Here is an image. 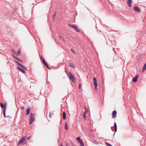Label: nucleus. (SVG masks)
I'll return each mask as SVG.
<instances>
[{
  "mask_svg": "<svg viewBox=\"0 0 146 146\" xmlns=\"http://www.w3.org/2000/svg\"><path fill=\"white\" fill-rule=\"evenodd\" d=\"M34 114L31 113L30 114V116L29 118V123L30 124H32L33 122L35 120Z\"/></svg>",
  "mask_w": 146,
  "mask_h": 146,
  "instance_id": "1",
  "label": "nucleus"
},
{
  "mask_svg": "<svg viewBox=\"0 0 146 146\" xmlns=\"http://www.w3.org/2000/svg\"><path fill=\"white\" fill-rule=\"evenodd\" d=\"M68 74L70 75L69 78L72 80V82L74 83H75L76 82L74 76L71 72H68Z\"/></svg>",
  "mask_w": 146,
  "mask_h": 146,
  "instance_id": "2",
  "label": "nucleus"
},
{
  "mask_svg": "<svg viewBox=\"0 0 146 146\" xmlns=\"http://www.w3.org/2000/svg\"><path fill=\"white\" fill-rule=\"evenodd\" d=\"M93 80L94 84V86L95 88V90H96L97 89V81L95 77L94 78Z\"/></svg>",
  "mask_w": 146,
  "mask_h": 146,
  "instance_id": "3",
  "label": "nucleus"
},
{
  "mask_svg": "<svg viewBox=\"0 0 146 146\" xmlns=\"http://www.w3.org/2000/svg\"><path fill=\"white\" fill-rule=\"evenodd\" d=\"M77 141L80 143V145H83L84 143L82 140L80 139V137H78L76 138Z\"/></svg>",
  "mask_w": 146,
  "mask_h": 146,
  "instance_id": "4",
  "label": "nucleus"
},
{
  "mask_svg": "<svg viewBox=\"0 0 146 146\" xmlns=\"http://www.w3.org/2000/svg\"><path fill=\"white\" fill-rule=\"evenodd\" d=\"M7 103H5L4 104V108L3 110V115L5 117L6 115H5V111L6 110V109L7 108Z\"/></svg>",
  "mask_w": 146,
  "mask_h": 146,
  "instance_id": "5",
  "label": "nucleus"
},
{
  "mask_svg": "<svg viewBox=\"0 0 146 146\" xmlns=\"http://www.w3.org/2000/svg\"><path fill=\"white\" fill-rule=\"evenodd\" d=\"M26 137L25 136L23 137L19 141V144L22 143L25 140Z\"/></svg>",
  "mask_w": 146,
  "mask_h": 146,
  "instance_id": "6",
  "label": "nucleus"
},
{
  "mask_svg": "<svg viewBox=\"0 0 146 146\" xmlns=\"http://www.w3.org/2000/svg\"><path fill=\"white\" fill-rule=\"evenodd\" d=\"M133 9L134 11H135L138 12H140V9L139 8V7H138L137 6H135L134 7Z\"/></svg>",
  "mask_w": 146,
  "mask_h": 146,
  "instance_id": "7",
  "label": "nucleus"
},
{
  "mask_svg": "<svg viewBox=\"0 0 146 146\" xmlns=\"http://www.w3.org/2000/svg\"><path fill=\"white\" fill-rule=\"evenodd\" d=\"M138 78V75H136L135 77L133 78L132 81L134 82H136L137 80V79Z\"/></svg>",
  "mask_w": 146,
  "mask_h": 146,
  "instance_id": "8",
  "label": "nucleus"
},
{
  "mask_svg": "<svg viewBox=\"0 0 146 146\" xmlns=\"http://www.w3.org/2000/svg\"><path fill=\"white\" fill-rule=\"evenodd\" d=\"M117 112L115 110L113 111L112 113V117L113 118L116 117Z\"/></svg>",
  "mask_w": 146,
  "mask_h": 146,
  "instance_id": "9",
  "label": "nucleus"
},
{
  "mask_svg": "<svg viewBox=\"0 0 146 146\" xmlns=\"http://www.w3.org/2000/svg\"><path fill=\"white\" fill-rule=\"evenodd\" d=\"M132 0H127V4L129 7L131 6Z\"/></svg>",
  "mask_w": 146,
  "mask_h": 146,
  "instance_id": "10",
  "label": "nucleus"
},
{
  "mask_svg": "<svg viewBox=\"0 0 146 146\" xmlns=\"http://www.w3.org/2000/svg\"><path fill=\"white\" fill-rule=\"evenodd\" d=\"M63 118L64 119H65L66 118V114L65 111L63 112Z\"/></svg>",
  "mask_w": 146,
  "mask_h": 146,
  "instance_id": "11",
  "label": "nucleus"
},
{
  "mask_svg": "<svg viewBox=\"0 0 146 146\" xmlns=\"http://www.w3.org/2000/svg\"><path fill=\"white\" fill-rule=\"evenodd\" d=\"M19 71H21L23 73H25V71L24 70L19 67Z\"/></svg>",
  "mask_w": 146,
  "mask_h": 146,
  "instance_id": "12",
  "label": "nucleus"
},
{
  "mask_svg": "<svg viewBox=\"0 0 146 146\" xmlns=\"http://www.w3.org/2000/svg\"><path fill=\"white\" fill-rule=\"evenodd\" d=\"M26 114L27 115H28L30 112V108H28L26 109Z\"/></svg>",
  "mask_w": 146,
  "mask_h": 146,
  "instance_id": "13",
  "label": "nucleus"
},
{
  "mask_svg": "<svg viewBox=\"0 0 146 146\" xmlns=\"http://www.w3.org/2000/svg\"><path fill=\"white\" fill-rule=\"evenodd\" d=\"M114 128L115 129V132L117 131V126L115 122L114 124Z\"/></svg>",
  "mask_w": 146,
  "mask_h": 146,
  "instance_id": "14",
  "label": "nucleus"
},
{
  "mask_svg": "<svg viewBox=\"0 0 146 146\" xmlns=\"http://www.w3.org/2000/svg\"><path fill=\"white\" fill-rule=\"evenodd\" d=\"M68 25L70 27L74 28V29L76 26L75 25H70L68 24Z\"/></svg>",
  "mask_w": 146,
  "mask_h": 146,
  "instance_id": "15",
  "label": "nucleus"
},
{
  "mask_svg": "<svg viewBox=\"0 0 146 146\" xmlns=\"http://www.w3.org/2000/svg\"><path fill=\"white\" fill-rule=\"evenodd\" d=\"M146 69V63L144 65V66L143 68L142 71L143 72Z\"/></svg>",
  "mask_w": 146,
  "mask_h": 146,
  "instance_id": "16",
  "label": "nucleus"
},
{
  "mask_svg": "<svg viewBox=\"0 0 146 146\" xmlns=\"http://www.w3.org/2000/svg\"><path fill=\"white\" fill-rule=\"evenodd\" d=\"M69 66L71 67L74 68H75V66H74V64L72 63L70 64Z\"/></svg>",
  "mask_w": 146,
  "mask_h": 146,
  "instance_id": "17",
  "label": "nucleus"
},
{
  "mask_svg": "<svg viewBox=\"0 0 146 146\" xmlns=\"http://www.w3.org/2000/svg\"><path fill=\"white\" fill-rule=\"evenodd\" d=\"M29 80L31 81V82L33 83H34L35 82V80L32 78H30Z\"/></svg>",
  "mask_w": 146,
  "mask_h": 146,
  "instance_id": "18",
  "label": "nucleus"
},
{
  "mask_svg": "<svg viewBox=\"0 0 146 146\" xmlns=\"http://www.w3.org/2000/svg\"><path fill=\"white\" fill-rule=\"evenodd\" d=\"M19 66H21L22 68H23L24 69H26V67L24 66L23 65H22L21 64L19 63Z\"/></svg>",
  "mask_w": 146,
  "mask_h": 146,
  "instance_id": "19",
  "label": "nucleus"
},
{
  "mask_svg": "<svg viewBox=\"0 0 146 146\" xmlns=\"http://www.w3.org/2000/svg\"><path fill=\"white\" fill-rule=\"evenodd\" d=\"M74 29L75 30V31L76 32H78L79 31V30L78 29V27H77V26H76V27H75V29Z\"/></svg>",
  "mask_w": 146,
  "mask_h": 146,
  "instance_id": "20",
  "label": "nucleus"
},
{
  "mask_svg": "<svg viewBox=\"0 0 146 146\" xmlns=\"http://www.w3.org/2000/svg\"><path fill=\"white\" fill-rule=\"evenodd\" d=\"M1 106L2 109L4 108V105L2 103H1L0 104Z\"/></svg>",
  "mask_w": 146,
  "mask_h": 146,
  "instance_id": "21",
  "label": "nucleus"
},
{
  "mask_svg": "<svg viewBox=\"0 0 146 146\" xmlns=\"http://www.w3.org/2000/svg\"><path fill=\"white\" fill-rule=\"evenodd\" d=\"M65 128L66 130H67L68 129V127L67 125V123L66 122L65 123Z\"/></svg>",
  "mask_w": 146,
  "mask_h": 146,
  "instance_id": "22",
  "label": "nucleus"
},
{
  "mask_svg": "<svg viewBox=\"0 0 146 146\" xmlns=\"http://www.w3.org/2000/svg\"><path fill=\"white\" fill-rule=\"evenodd\" d=\"M86 110L85 111H84V112L83 115V116L84 118H85L86 117Z\"/></svg>",
  "mask_w": 146,
  "mask_h": 146,
  "instance_id": "23",
  "label": "nucleus"
},
{
  "mask_svg": "<svg viewBox=\"0 0 146 146\" xmlns=\"http://www.w3.org/2000/svg\"><path fill=\"white\" fill-rule=\"evenodd\" d=\"M105 144L107 146H113L112 145H111L110 144L108 143H107V142H106Z\"/></svg>",
  "mask_w": 146,
  "mask_h": 146,
  "instance_id": "24",
  "label": "nucleus"
},
{
  "mask_svg": "<svg viewBox=\"0 0 146 146\" xmlns=\"http://www.w3.org/2000/svg\"><path fill=\"white\" fill-rule=\"evenodd\" d=\"M42 60V61H43V64H44L46 63V62L44 58H43Z\"/></svg>",
  "mask_w": 146,
  "mask_h": 146,
  "instance_id": "25",
  "label": "nucleus"
},
{
  "mask_svg": "<svg viewBox=\"0 0 146 146\" xmlns=\"http://www.w3.org/2000/svg\"><path fill=\"white\" fill-rule=\"evenodd\" d=\"M42 60V61H43V64H44L46 63V62L44 58H43Z\"/></svg>",
  "mask_w": 146,
  "mask_h": 146,
  "instance_id": "26",
  "label": "nucleus"
},
{
  "mask_svg": "<svg viewBox=\"0 0 146 146\" xmlns=\"http://www.w3.org/2000/svg\"><path fill=\"white\" fill-rule=\"evenodd\" d=\"M42 60V61H43V64H44L46 63V62L44 58H43Z\"/></svg>",
  "mask_w": 146,
  "mask_h": 146,
  "instance_id": "27",
  "label": "nucleus"
},
{
  "mask_svg": "<svg viewBox=\"0 0 146 146\" xmlns=\"http://www.w3.org/2000/svg\"><path fill=\"white\" fill-rule=\"evenodd\" d=\"M11 51L13 52L16 55V54H15V53L16 52L15 51V50H14L13 49H12L11 50Z\"/></svg>",
  "mask_w": 146,
  "mask_h": 146,
  "instance_id": "28",
  "label": "nucleus"
},
{
  "mask_svg": "<svg viewBox=\"0 0 146 146\" xmlns=\"http://www.w3.org/2000/svg\"><path fill=\"white\" fill-rule=\"evenodd\" d=\"M13 56L14 57V58H16L17 60H18V58L15 56L13 54Z\"/></svg>",
  "mask_w": 146,
  "mask_h": 146,
  "instance_id": "29",
  "label": "nucleus"
},
{
  "mask_svg": "<svg viewBox=\"0 0 146 146\" xmlns=\"http://www.w3.org/2000/svg\"><path fill=\"white\" fill-rule=\"evenodd\" d=\"M51 115H52V112H50L49 114V117L50 118H51Z\"/></svg>",
  "mask_w": 146,
  "mask_h": 146,
  "instance_id": "30",
  "label": "nucleus"
},
{
  "mask_svg": "<svg viewBox=\"0 0 146 146\" xmlns=\"http://www.w3.org/2000/svg\"><path fill=\"white\" fill-rule=\"evenodd\" d=\"M59 38H60L61 40L63 41V39L61 37L59 36H58Z\"/></svg>",
  "mask_w": 146,
  "mask_h": 146,
  "instance_id": "31",
  "label": "nucleus"
},
{
  "mask_svg": "<svg viewBox=\"0 0 146 146\" xmlns=\"http://www.w3.org/2000/svg\"><path fill=\"white\" fill-rule=\"evenodd\" d=\"M7 139H8V138H7V137H6L5 138L3 139V140L4 141H5L7 140Z\"/></svg>",
  "mask_w": 146,
  "mask_h": 146,
  "instance_id": "32",
  "label": "nucleus"
},
{
  "mask_svg": "<svg viewBox=\"0 0 146 146\" xmlns=\"http://www.w3.org/2000/svg\"><path fill=\"white\" fill-rule=\"evenodd\" d=\"M71 51L73 52V53L74 54H75V51H74L73 50V49L72 48L71 49Z\"/></svg>",
  "mask_w": 146,
  "mask_h": 146,
  "instance_id": "33",
  "label": "nucleus"
},
{
  "mask_svg": "<svg viewBox=\"0 0 146 146\" xmlns=\"http://www.w3.org/2000/svg\"><path fill=\"white\" fill-rule=\"evenodd\" d=\"M56 12H55V14H54L53 15V18H55V15H56Z\"/></svg>",
  "mask_w": 146,
  "mask_h": 146,
  "instance_id": "34",
  "label": "nucleus"
},
{
  "mask_svg": "<svg viewBox=\"0 0 146 146\" xmlns=\"http://www.w3.org/2000/svg\"><path fill=\"white\" fill-rule=\"evenodd\" d=\"M40 59H41V60H42V59H43V58H43V57H42V56H40Z\"/></svg>",
  "mask_w": 146,
  "mask_h": 146,
  "instance_id": "35",
  "label": "nucleus"
},
{
  "mask_svg": "<svg viewBox=\"0 0 146 146\" xmlns=\"http://www.w3.org/2000/svg\"><path fill=\"white\" fill-rule=\"evenodd\" d=\"M48 69H50V68L49 67H48V65L47 66H46Z\"/></svg>",
  "mask_w": 146,
  "mask_h": 146,
  "instance_id": "36",
  "label": "nucleus"
},
{
  "mask_svg": "<svg viewBox=\"0 0 146 146\" xmlns=\"http://www.w3.org/2000/svg\"><path fill=\"white\" fill-rule=\"evenodd\" d=\"M31 136H30V137H28V139H31Z\"/></svg>",
  "mask_w": 146,
  "mask_h": 146,
  "instance_id": "37",
  "label": "nucleus"
},
{
  "mask_svg": "<svg viewBox=\"0 0 146 146\" xmlns=\"http://www.w3.org/2000/svg\"><path fill=\"white\" fill-rule=\"evenodd\" d=\"M15 61L17 63V64L18 65V62L16 60H15Z\"/></svg>",
  "mask_w": 146,
  "mask_h": 146,
  "instance_id": "38",
  "label": "nucleus"
},
{
  "mask_svg": "<svg viewBox=\"0 0 146 146\" xmlns=\"http://www.w3.org/2000/svg\"><path fill=\"white\" fill-rule=\"evenodd\" d=\"M44 65H45V66H47L48 65V64L47 63L44 64Z\"/></svg>",
  "mask_w": 146,
  "mask_h": 146,
  "instance_id": "39",
  "label": "nucleus"
},
{
  "mask_svg": "<svg viewBox=\"0 0 146 146\" xmlns=\"http://www.w3.org/2000/svg\"><path fill=\"white\" fill-rule=\"evenodd\" d=\"M80 86H80V84L79 85V86H78V88H80Z\"/></svg>",
  "mask_w": 146,
  "mask_h": 146,
  "instance_id": "40",
  "label": "nucleus"
},
{
  "mask_svg": "<svg viewBox=\"0 0 146 146\" xmlns=\"http://www.w3.org/2000/svg\"><path fill=\"white\" fill-rule=\"evenodd\" d=\"M19 61H20V62H22V60H21L20 59H19Z\"/></svg>",
  "mask_w": 146,
  "mask_h": 146,
  "instance_id": "41",
  "label": "nucleus"
},
{
  "mask_svg": "<svg viewBox=\"0 0 146 146\" xmlns=\"http://www.w3.org/2000/svg\"><path fill=\"white\" fill-rule=\"evenodd\" d=\"M20 53V50H19V55Z\"/></svg>",
  "mask_w": 146,
  "mask_h": 146,
  "instance_id": "42",
  "label": "nucleus"
},
{
  "mask_svg": "<svg viewBox=\"0 0 146 146\" xmlns=\"http://www.w3.org/2000/svg\"><path fill=\"white\" fill-rule=\"evenodd\" d=\"M17 54H18V51L17 52Z\"/></svg>",
  "mask_w": 146,
  "mask_h": 146,
  "instance_id": "43",
  "label": "nucleus"
},
{
  "mask_svg": "<svg viewBox=\"0 0 146 146\" xmlns=\"http://www.w3.org/2000/svg\"><path fill=\"white\" fill-rule=\"evenodd\" d=\"M72 146H76L75 145H72Z\"/></svg>",
  "mask_w": 146,
  "mask_h": 146,
  "instance_id": "44",
  "label": "nucleus"
},
{
  "mask_svg": "<svg viewBox=\"0 0 146 146\" xmlns=\"http://www.w3.org/2000/svg\"><path fill=\"white\" fill-rule=\"evenodd\" d=\"M80 146H84V144H83V145H80Z\"/></svg>",
  "mask_w": 146,
  "mask_h": 146,
  "instance_id": "45",
  "label": "nucleus"
},
{
  "mask_svg": "<svg viewBox=\"0 0 146 146\" xmlns=\"http://www.w3.org/2000/svg\"><path fill=\"white\" fill-rule=\"evenodd\" d=\"M60 146H63L62 144H61L60 145Z\"/></svg>",
  "mask_w": 146,
  "mask_h": 146,
  "instance_id": "46",
  "label": "nucleus"
},
{
  "mask_svg": "<svg viewBox=\"0 0 146 146\" xmlns=\"http://www.w3.org/2000/svg\"><path fill=\"white\" fill-rule=\"evenodd\" d=\"M17 68H18V66H17Z\"/></svg>",
  "mask_w": 146,
  "mask_h": 146,
  "instance_id": "47",
  "label": "nucleus"
},
{
  "mask_svg": "<svg viewBox=\"0 0 146 146\" xmlns=\"http://www.w3.org/2000/svg\"><path fill=\"white\" fill-rule=\"evenodd\" d=\"M17 145H18V143H17Z\"/></svg>",
  "mask_w": 146,
  "mask_h": 146,
  "instance_id": "48",
  "label": "nucleus"
}]
</instances>
